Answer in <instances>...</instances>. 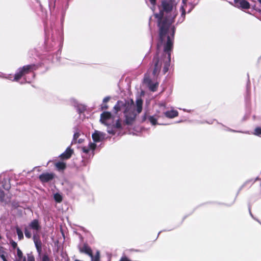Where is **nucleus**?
Here are the masks:
<instances>
[{
	"instance_id": "18",
	"label": "nucleus",
	"mask_w": 261,
	"mask_h": 261,
	"mask_svg": "<svg viewBox=\"0 0 261 261\" xmlns=\"http://www.w3.org/2000/svg\"><path fill=\"white\" fill-rule=\"evenodd\" d=\"M34 242H35V243L36 247V248L37 249V251L39 253H40V252L41 251V243L40 242L38 243V241L36 240L35 236H34Z\"/></svg>"
},
{
	"instance_id": "31",
	"label": "nucleus",
	"mask_w": 261,
	"mask_h": 261,
	"mask_svg": "<svg viewBox=\"0 0 261 261\" xmlns=\"http://www.w3.org/2000/svg\"><path fill=\"white\" fill-rule=\"evenodd\" d=\"M109 100H110V97H105V98L103 99V102H108Z\"/></svg>"
},
{
	"instance_id": "25",
	"label": "nucleus",
	"mask_w": 261,
	"mask_h": 261,
	"mask_svg": "<svg viewBox=\"0 0 261 261\" xmlns=\"http://www.w3.org/2000/svg\"><path fill=\"white\" fill-rule=\"evenodd\" d=\"M254 135L259 136L261 135V128L257 127L254 130Z\"/></svg>"
},
{
	"instance_id": "29",
	"label": "nucleus",
	"mask_w": 261,
	"mask_h": 261,
	"mask_svg": "<svg viewBox=\"0 0 261 261\" xmlns=\"http://www.w3.org/2000/svg\"><path fill=\"white\" fill-rule=\"evenodd\" d=\"M79 136H80V134L79 133H75L74 135V136H73L74 140L75 141V140H76L77 139V138L79 137Z\"/></svg>"
},
{
	"instance_id": "26",
	"label": "nucleus",
	"mask_w": 261,
	"mask_h": 261,
	"mask_svg": "<svg viewBox=\"0 0 261 261\" xmlns=\"http://www.w3.org/2000/svg\"><path fill=\"white\" fill-rule=\"evenodd\" d=\"M150 122L153 124L155 125L156 124V119L153 116L150 117L149 118Z\"/></svg>"
},
{
	"instance_id": "32",
	"label": "nucleus",
	"mask_w": 261,
	"mask_h": 261,
	"mask_svg": "<svg viewBox=\"0 0 261 261\" xmlns=\"http://www.w3.org/2000/svg\"><path fill=\"white\" fill-rule=\"evenodd\" d=\"M120 261H130L129 259L126 257H123L122 258Z\"/></svg>"
},
{
	"instance_id": "5",
	"label": "nucleus",
	"mask_w": 261,
	"mask_h": 261,
	"mask_svg": "<svg viewBox=\"0 0 261 261\" xmlns=\"http://www.w3.org/2000/svg\"><path fill=\"white\" fill-rule=\"evenodd\" d=\"M54 176V174L52 173H45L41 174L39 178L42 182H46L52 180Z\"/></svg>"
},
{
	"instance_id": "21",
	"label": "nucleus",
	"mask_w": 261,
	"mask_h": 261,
	"mask_svg": "<svg viewBox=\"0 0 261 261\" xmlns=\"http://www.w3.org/2000/svg\"><path fill=\"white\" fill-rule=\"evenodd\" d=\"M16 232L19 240H21L23 238V232L19 228H16Z\"/></svg>"
},
{
	"instance_id": "27",
	"label": "nucleus",
	"mask_w": 261,
	"mask_h": 261,
	"mask_svg": "<svg viewBox=\"0 0 261 261\" xmlns=\"http://www.w3.org/2000/svg\"><path fill=\"white\" fill-rule=\"evenodd\" d=\"M111 126L117 128H120L121 127V123L119 120H118L116 123L114 122V125H112Z\"/></svg>"
},
{
	"instance_id": "20",
	"label": "nucleus",
	"mask_w": 261,
	"mask_h": 261,
	"mask_svg": "<svg viewBox=\"0 0 261 261\" xmlns=\"http://www.w3.org/2000/svg\"><path fill=\"white\" fill-rule=\"evenodd\" d=\"M54 198L55 200L58 202H60L62 200L61 195L58 193L54 195Z\"/></svg>"
},
{
	"instance_id": "33",
	"label": "nucleus",
	"mask_w": 261,
	"mask_h": 261,
	"mask_svg": "<svg viewBox=\"0 0 261 261\" xmlns=\"http://www.w3.org/2000/svg\"><path fill=\"white\" fill-rule=\"evenodd\" d=\"M108 106H107V105H104L103 106H102L101 107V109H108Z\"/></svg>"
},
{
	"instance_id": "30",
	"label": "nucleus",
	"mask_w": 261,
	"mask_h": 261,
	"mask_svg": "<svg viewBox=\"0 0 261 261\" xmlns=\"http://www.w3.org/2000/svg\"><path fill=\"white\" fill-rule=\"evenodd\" d=\"M11 245L13 248H16L17 247V243L14 241H12L11 242Z\"/></svg>"
},
{
	"instance_id": "4",
	"label": "nucleus",
	"mask_w": 261,
	"mask_h": 261,
	"mask_svg": "<svg viewBox=\"0 0 261 261\" xmlns=\"http://www.w3.org/2000/svg\"><path fill=\"white\" fill-rule=\"evenodd\" d=\"M114 117L110 112H104L100 115V121L101 123L106 125L111 126L114 125Z\"/></svg>"
},
{
	"instance_id": "2",
	"label": "nucleus",
	"mask_w": 261,
	"mask_h": 261,
	"mask_svg": "<svg viewBox=\"0 0 261 261\" xmlns=\"http://www.w3.org/2000/svg\"><path fill=\"white\" fill-rule=\"evenodd\" d=\"M142 103L143 101L141 99L137 100L136 106H135L133 100H128L125 104L121 101H118L114 106V110L115 113H117L121 109L122 107H124L125 108L124 113L126 118V122L127 124H130L134 120L137 114L141 113L142 109Z\"/></svg>"
},
{
	"instance_id": "7",
	"label": "nucleus",
	"mask_w": 261,
	"mask_h": 261,
	"mask_svg": "<svg viewBox=\"0 0 261 261\" xmlns=\"http://www.w3.org/2000/svg\"><path fill=\"white\" fill-rule=\"evenodd\" d=\"M92 138L95 142H99L105 138V134L98 130H95L92 134Z\"/></svg>"
},
{
	"instance_id": "3",
	"label": "nucleus",
	"mask_w": 261,
	"mask_h": 261,
	"mask_svg": "<svg viewBox=\"0 0 261 261\" xmlns=\"http://www.w3.org/2000/svg\"><path fill=\"white\" fill-rule=\"evenodd\" d=\"M41 228L40 224L37 220H33L29 225L25 227L24 234L27 238H31L32 235V233L31 231V229L33 230V233L34 236L37 233L38 230Z\"/></svg>"
},
{
	"instance_id": "9",
	"label": "nucleus",
	"mask_w": 261,
	"mask_h": 261,
	"mask_svg": "<svg viewBox=\"0 0 261 261\" xmlns=\"http://www.w3.org/2000/svg\"><path fill=\"white\" fill-rule=\"evenodd\" d=\"M187 0H182V5H181L180 11L181 12V17L180 18L179 21H182L185 17L186 15V8L187 7Z\"/></svg>"
},
{
	"instance_id": "16",
	"label": "nucleus",
	"mask_w": 261,
	"mask_h": 261,
	"mask_svg": "<svg viewBox=\"0 0 261 261\" xmlns=\"http://www.w3.org/2000/svg\"><path fill=\"white\" fill-rule=\"evenodd\" d=\"M55 166L59 170H63L65 169L66 167L65 164L63 162L57 163Z\"/></svg>"
},
{
	"instance_id": "34",
	"label": "nucleus",
	"mask_w": 261,
	"mask_h": 261,
	"mask_svg": "<svg viewBox=\"0 0 261 261\" xmlns=\"http://www.w3.org/2000/svg\"><path fill=\"white\" fill-rule=\"evenodd\" d=\"M151 4L154 5L155 3V0H149Z\"/></svg>"
},
{
	"instance_id": "35",
	"label": "nucleus",
	"mask_w": 261,
	"mask_h": 261,
	"mask_svg": "<svg viewBox=\"0 0 261 261\" xmlns=\"http://www.w3.org/2000/svg\"><path fill=\"white\" fill-rule=\"evenodd\" d=\"M258 1L260 3V4H261V0H258Z\"/></svg>"
},
{
	"instance_id": "17",
	"label": "nucleus",
	"mask_w": 261,
	"mask_h": 261,
	"mask_svg": "<svg viewBox=\"0 0 261 261\" xmlns=\"http://www.w3.org/2000/svg\"><path fill=\"white\" fill-rule=\"evenodd\" d=\"M23 261H35L33 255L29 254L27 257L23 258Z\"/></svg>"
},
{
	"instance_id": "24",
	"label": "nucleus",
	"mask_w": 261,
	"mask_h": 261,
	"mask_svg": "<svg viewBox=\"0 0 261 261\" xmlns=\"http://www.w3.org/2000/svg\"><path fill=\"white\" fill-rule=\"evenodd\" d=\"M156 106H160V110L158 111L157 110L158 112L160 113L162 111H164L165 110V106L163 103H161L157 105Z\"/></svg>"
},
{
	"instance_id": "1",
	"label": "nucleus",
	"mask_w": 261,
	"mask_h": 261,
	"mask_svg": "<svg viewBox=\"0 0 261 261\" xmlns=\"http://www.w3.org/2000/svg\"><path fill=\"white\" fill-rule=\"evenodd\" d=\"M161 5L163 11L159 14H155V16L158 18L160 39L162 42L167 41L164 47L165 56L167 55V57L164 60V71L165 73L168 70L167 67L170 61V55L169 51L172 46L171 36L173 37L174 34V28L171 24L174 21L177 15L176 11L174 10L176 8L177 2L175 0H163Z\"/></svg>"
},
{
	"instance_id": "10",
	"label": "nucleus",
	"mask_w": 261,
	"mask_h": 261,
	"mask_svg": "<svg viewBox=\"0 0 261 261\" xmlns=\"http://www.w3.org/2000/svg\"><path fill=\"white\" fill-rule=\"evenodd\" d=\"M153 62H154V69H153V74L154 75V76H155L159 73V72L160 71L161 64V63L159 64V61L158 60V59L157 58L154 59Z\"/></svg>"
},
{
	"instance_id": "23",
	"label": "nucleus",
	"mask_w": 261,
	"mask_h": 261,
	"mask_svg": "<svg viewBox=\"0 0 261 261\" xmlns=\"http://www.w3.org/2000/svg\"><path fill=\"white\" fill-rule=\"evenodd\" d=\"M91 261H99V252H97L96 255L95 257L92 255V257H91Z\"/></svg>"
},
{
	"instance_id": "15",
	"label": "nucleus",
	"mask_w": 261,
	"mask_h": 261,
	"mask_svg": "<svg viewBox=\"0 0 261 261\" xmlns=\"http://www.w3.org/2000/svg\"><path fill=\"white\" fill-rule=\"evenodd\" d=\"M165 115L168 118H172L178 115V112L176 110H171L165 112Z\"/></svg>"
},
{
	"instance_id": "8",
	"label": "nucleus",
	"mask_w": 261,
	"mask_h": 261,
	"mask_svg": "<svg viewBox=\"0 0 261 261\" xmlns=\"http://www.w3.org/2000/svg\"><path fill=\"white\" fill-rule=\"evenodd\" d=\"M236 6L242 9H248L250 8L249 3L245 0H235Z\"/></svg>"
},
{
	"instance_id": "13",
	"label": "nucleus",
	"mask_w": 261,
	"mask_h": 261,
	"mask_svg": "<svg viewBox=\"0 0 261 261\" xmlns=\"http://www.w3.org/2000/svg\"><path fill=\"white\" fill-rule=\"evenodd\" d=\"M73 152V151L72 149L68 148L65 151L60 155V156L62 159H67L71 156Z\"/></svg>"
},
{
	"instance_id": "28",
	"label": "nucleus",
	"mask_w": 261,
	"mask_h": 261,
	"mask_svg": "<svg viewBox=\"0 0 261 261\" xmlns=\"http://www.w3.org/2000/svg\"><path fill=\"white\" fill-rule=\"evenodd\" d=\"M42 261H51L49 257L46 254H44L41 259Z\"/></svg>"
},
{
	"instance_id": "19",
	"label": "nucleus",
	"mask_w": 261,
	"mask_h": 261,
	"mask_svg": "<svg viewBox=\"0 0 261 261\" xmlns=\"http://www.w3.org/2000/svg\"><path fill=\"white\" fill-rule=\"evenodd\" d=\"M4 253L5 251L4 248L2 247H0V257L2 258L3 261H7L5 257Z\"/></svg>"
},
{
	"instance_id": "22",
	"label": "nucleus",
	"mask_w": 261,
	"mask_h": 261,
	"mask_svg": "<svg viewBox=\"0 0 261 261\" xmlns=\"http://www.w3.org/2000/svg\"><path fill=\"white\" fill-rule=\"evenodd\" d=\"M17 255L19 259L23 258V253L19 248L17 249Z\"/></svg>"
},
{
	"instance_id": "12",
	"label": "nucleus",
	"mask_w": 261,
	"mask_h": 261,
	"mask_svg": "<svg viewBox=\"0 0 261 261\" xmlns=\"http://www.w3.org/2000/svg\"><path fill=\"white\" fill-rule=\"evenodd\" d=\"M145 82L151 91L154 92L156 90L159 85L158 83H152L150 80L147 79H145Z\"/></svg>"
},
{
	"instance_id": "11",
	"label": "nucleus",
	"mask_w": 261,
	"mask_h": 261,
	"mask_svg": "<svg viewBox=\"0 0 261 261\" xmlns=\"http://www.w3.org/2000/svg\"><path fill=\"white\" fill-rule=\"evenodd\" d=\"M80 251L81 253H84L89 255L90 257H92L93 254L92 250L86 244L84 245L83 246L80 248Z\"/></svg>"
},
{
	"instance_id": "14",
	"label": "nucleus",
	"mask_w": 261,
	"mask_h": 261,
	"mask_svg": "<svg viewBox=\"0 0 261 261\" xmlns=\"http://www.w3.org/2000/svg\"><path fill=\"white\" fill-rule=\"evenodd\" d=\"M96 145L93 143H90L87 147L83 146L82 149L83 152L88 153L90 150H94L95 148Z\"/></svg>"
},
{
	"instance_id": "6",
	"label": "nucleus",
	"mask_w": 261,
	"mask_h": 261,
	"mask_svg": "<svg viewBox=\"0 0 261 261\" xmlns=\"http://www.w3.org/2000/svg\"><path fill=\"white\" fill-rule=\"evenodd\" d=\"M30 69V66H25L22 68H20L19 72L15 74L14 80L15 81H18L24 73H27Z\"/></svg>"
},
{
	"instance_id": "36",
	"label": "nucleus",
	"mask_w": 261,
	"mask_h": 261,
	"mask_svg": "<svg viewBox=\"0 0 261 261\" xmlns=\"http://www.w3.org/2000/svg\"><path fill=\"white\" fill-rule=\"evenodd\" d=\"M20 260H21V259H19V260H15V261H20Z\"/></svg>"
}]
</instances>
